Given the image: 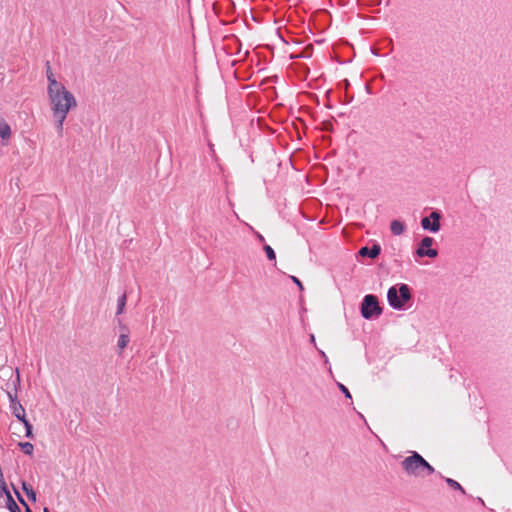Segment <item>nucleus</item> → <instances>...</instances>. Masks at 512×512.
<instances>
[{
	"instance_id": "f257e3e1",
	"label": "nucleus",
	"mask_w": 512,
	"mask_h": 512,
	"mask_svg": "<svg viewBox=\"0 0 512 512\" xmlns=\"http://www.w3.org/2000/svg\"><path fill=\"white\" fill-rule=\"evenodd\" d=\"M47 94L52 112H69L77 107L76 98L64 85L48 89Z\"/></svg>"
},
{
	"instance_id": "f03ea898",
	"label": "nucleus",
	"mask_w": 512,
	"mask_h": 512,
	"mask_svg": "<svg viewBox=\"0 0 512 512\" xmlns=\"http://www.w3.org/2000/svg\"><path fill=\"white\" fill-rule=\"evenodd\" d=\"M403 471L413 477L424 478L434 473L432 467L419 453L412 452L401 461Z\"/></svg>"
},
{
	"instance_id": "7ed1b4c3",
	"label": "nucleus",
	"mask_w": 512,
	"mask_h": 512,
	"mask_svg": "<svg viewBox=\"0 0 512 512\" xmlns=\"http://www.w3.org/2000/svg\"><path fill=\"white\" fill-rule=\"evenodd\" d=\"M389 304L394 309H402L404 305L411 299V292L407 284H401L399 289L396 286L389 288L387 292Z\"/></svg>"
},
{
	"instance_id": "20e7f679",
	"label": "nucleus",
	"mask_w": 512,
	"mask_h": 512,
	"mask_svg": "<svg viewBox=\"0 0 512 512\" xmlns=\"http://www.w3.org/2000/svg\"><path fill=\"white\" fill-rule=\"evenodd\" d=\"M382 313V308L379 305L376 296L369 294L363 298L361 303V314L365 319H371L373 316H379Z\"/></svg>"
},
{
	"instance_id": "39448f33",
	"label": "nucleus",
	"mask_w": 512,
	"mask_h": 512,
	"mask_svg": "<svg viewBox=\"0 0 512 512\" xmlns=\"http://www.w3.org/2000/svg\"><path fill=\"white\" fill-rule=\"evenodd\" d=\"M440 213L433 211L430 214V217H424L421 220V225L425 230H430L432 232H438L440 229Z\"/></svg>"
},
{
	"instance_id": "423d86ee",
	"label": "nucleus",
	"mask_w": 512,
	"mask_h": 512,
	"mask_svg": "<svg viewBox=\"0 0 512 512\" xmlns=\"http://www.w3.org/2000/svg\"><path fill=\"white\" fill-rule=\"evenodd\" d=\"M53 113V117H54V120H55V126H56V130H57V134L59 137H62L63 136V126H64V122H65V119L68 115L69 112H60V113H56V112H52Z\"/></svg>"
},
{
	"instance_id": "0eeeda50",
	"label": "nucleus",
	"mask_w": 512,
	"mask_h": 512,
	"mask_svg": "<svg viewBox=\"0 0 512 512\" xmlns=\"http://www.w3.org/2000/svg\"><path fill=\"white\" fill-rule=\"evenodd\" d=\"M381 248L379 245L375 244L371 248L362 247L359 251L360 256L365 257L368 256L370 258H376L380 254Z\"/></svg>"
},
{
	"instance_id": "6e6552de",
	"label": "nucleus",
	"mask_w": 512,
	"mask_h": 512,
	"mask_svg": "<svg viewBox=\"0 0 512 512\" xmlns=\"http://www.w3.org/2000/svg\"><path fill=\"white\" fill-rule=\"evenodd\" d=\"M46 74H47V80H48L47 90L63 85L61 82L56 80V78L52 72V69L50 67L49 62H47V64H46Z\"/></svg>"
},
{
	"instance_id": "1a4fd4ad",
	"label": "nucleus",
	"mask_w": 512,
	"mask_h": 512,
	"mask_svg": "<svg viewBox=\"0 0 512 512\" xmlns=\"http://www.w3.org/2000/svg\"><path fill=\"white\" fill-rule=\"evenodd\" d=\"M123 333L120 334L117 347L120 350V353L127 347L129 343V335L127 327H122Z\"/></svg>"
},
{
	"instance_id": "9d476101",
	"label": "nucleus",
	"mask_w": 512,
	"mask_h": 512,
	"mask_svg": "<svg viewBox=\"0 0 512 512\" xmlns=\"http://www.w3.org/2000/svg\"><path fill=\"white\" fill-rule=\"evenodd\" d=\"M12 409L14 416L22 423L27 420L25 417V410L20 403H15Z\"/></svg>"
},
{
	"instance_id": "9b49d317",
	"label": "nucleus",
	"mask_w": 512,
	"mask_h": 512,
	"mask_svg": "<svg viewBox=\"0 0 512 512\" xmlns=\"http://www.w3.org/2000/svg\"><path fill=\"white\" fill-rule=\"evenodd\" d=\"M390 229L394 235H401L405 231V225L399 220H393Z\"/></svg>"
},
{
	"instance_id": "f8f14e48",
	"label": "nucleus",
	"mask_w": 512,
	"mask_h": 512,
	"mask_svg": "<svg viewBox=\"0 0 512 512\" xmlns=\"http://www.w3.org/2000/svg\"><path fill=\"white\" fill-rule=\"evenodd\" d=\"M416 254L419 256V257H424V256H427V257H430V258H434L438 255V252L437 250L435 249H431L430 247L426 250V249H423L422 247H419L416 251Z\"/></svg>"
},
{
	"instance_id": "ddd939ff",
	"label": "nucleus",
	"mask_w": 512,
	"mask_h": 512,
	"mask_svg": "<svg viewBox=\"0 0 512 512\" xmlns=\"http://www.w3.org/2000/svg\"><path fill=\"white\" fill-rule=\"evenodd\" d=\"M11 136V128L5 121H0V137L9 139Z\"/></svg>"
},
{
	"instance_id": "4468645a",
	"label": "nucleus",
	"mask_w": 512,
	"mask_h": 512,
	"mask_svg": "<svg viewBox=\"0 0 512 512\" xmlns=\"http://www.w3.org/2000/svg\"><path fill=\"white\" fill-rule=\"evenodd\" d=\"M7 508L10 512H21L19 506L14 501L13 497L11 496L10 492H7Z\"/></svg>"
},
{
	"instance_id": "2eb2a0df",
	"label": "nucleus",
	"mask_w": 512,
	"mask_h": 512,
	"mask_svg": "<svg viewBox=\"0 0 512 512\" xmlns=\"http://www.w3.org/2000/svg\"><path fill=\"white\" fill-rule=\"evenodd\" d=\"M19 446L21 447L22 451L26 455H32L33 454L34 446H33L32 443H30V442H20Z\"/></svg>"
},
{
	"instance_id": "dca6fc26",
	"label": "nucleus",
	"mask_w": 512,
	"mask_h": 512,
	"mask_svg": "<svg viewBox=\"0 0 512 512\" xmlns=\"http://www.w3.org/2000/svg\"><path fill=\"white\" fill-rule=\"evenodd\" d=\"M446 483L452 488V489H455V490H459L461 491L463 494H465V490L463 489V487L455 480L451 479V478H446Z\"/></svg>"
},
{
	"instance_id": "f3484780",
	"label": "nucleus",
	"mask_w": 512,
	"mask_h": 512,
	"mask_svg": "<svg viewBox=\"0 0 512 512\" xmlns=\"http://www.w3.org/2000/svg\"><path fill=\"white\" fill-rule=\"evenodd\" d=\"M125 305H126V294H123L119 299H118V307H117V314H121L123 313L124 311V308H125Z\"/></svg>"
},
{
	"instance_id": "a211bd4d",
	"label": "nucleus",
	"mask_w": 512,
	"mask_h": 512,
	"mask_svg": "<svg viewBox=\"0 0 512 512\" xmlns=\"http://www.w3.org/2000/svg\"><path fill=\"white\" fill-rule=\"evenodd\" d=\"M433 243H434V239L427 236L422 239L420 247H422L423 249L429 248L433 245Z\"/></svg>"
},
{
	"instance_id": "6ab92c4d",
	"label": "nucleus",
	"mask_w": 512,
	"mask_h": 512,
	"mask_svg": "<svg viewBox=\"0 0 512 512\" xmlns=\"http://www.w3.org/2000/svg\"><path fill=\"white\" fill-rule=\"evenodd\" d=\"M264 251L266 253V256L269 260H275L276 259V255H275V252L274 250L271 248V246L269 245H265L264 246Z\"/></svg>"
},
{
	"instance_id": "aec40b11",
	"label": "nucleus",
	"mask_w": 512,
	"mask_h": 512,
	"mask_svg": "<svg viewBox=\"0 0 512 512\" xmlns=\"http://www.w3.org/2000/svg\"><path fill=\"white\" fill-rule=\"evenodd\" d=\"M15 494L19 500V502L25 507V512H32L26 501L23 499L21 494L14 488Z\"/></svg>"
},
{
	"instance_id": "412c9836",
	"label": "nucleus",
	"mask_w": 512,
	"mask_h": 512,
	"mask_svg": "<svg viewBox=\"0 0 512 512\" xmlns=\"http://www.w3.org/2000/svg\"><path fill=\"white\" fill-rule=\"evenodd\" d=\"M23 424H24L25 429H26V437L32 438L33 437L32 425L29 423L28 420L24 421Z\"/></svg>"
},
{
	"instance_id": "4be33fe9",
	"label": "nucleus",
	"mask_w": 512,
	"mask_h": 512,
	"mask_svg": "<svg viewBox=\"0 0 512 512\" xmlns=\"http://www.w3.org/2000/svg\"><path fill=\"white\" fill-rule=\"evenodd\" d=\"M338 387L344 393L346 398H349V399L352 398V396L346 386H344L342 383H338Z\"/></svg>"
},
{
	"instance_id": "5701e85b",
	"label": "nucleus",
	"mask_w": 512,
	"mask_h": 512,
	"mask_svg": "<svg viewBox=\"0 0 512 512\" xmlns=\"http://www.w3.org/2000/svg\"><path fill=\"white\" fill-rule=\"evenodd\" d=\"M8 397H9V399L11 401L12 407L14 406L15 403H19L17 401V395L16 394L13 395L12 393L8 392Z\"/></svg>"
},
{
	"instance_id": "b1692460",
	"label": "nucleus",
	"mask_w": 512,
	"mask_h": 512,
	"mask_svg": "<svg viewBox=\"0 0 512 512\" xmlns=\"http://www.w3.org/2000/svg\"><path fill=\"white\" fill-rule=\"evenodd\" d=\"M28 498L32 501H36V493L33 489H29L28 494H26Z\"/></svg>"
},
{
	"instance_id": "393cba45",
	"label": "nucleus",
	"mask_w": 512,
	"mask_h": 512,
	"mask_svg": "<svg viewBox=\"0 0 512 512\" xmlns=\"http://www.w3.org/2000/svg\"><path fill=\"white\" fill-rule=\"evenodd\" d=\"M291 279L301 290H303V285L297 277L291 276Z\"/></svg>"
},
{
	"instance_id": "a878e982",
	"label": "nucleus",
	"mask_w": 512,
	"mask_h": 512,
	"mask_svg": "<svg viewBox=\"0 0 512 512\" xmlns=\"http://www.w3.org/2000/svg\"><path fill=\"white\" fill-rule=\"evenodd\" d=\"M22 489L26 494H28L29 489H32V487L28 485L26 482H22Z\"/></svg>"
},
{
	"instance_id": "bb28decb",
	"label": "nucleus",
	"mask_w": 512,
	"mask_h": 512,
	"mask_svg": "<svg viewBox=\"0 0 512 512\" xmlns=\"http://www.w3.org/2000/svg\"><path fill=\"white\" fill-rule=\"evenodd\" d=\"M311 341H312V342H314V341H315L314 335H311Z\"/></svg>"
},
{
	"instance_id": "cd10ccee",
	"label": "nucleus",
	"mask_w": 512,
	"mask_h": 512,
	"mask_svg": "<svg viewBox=\"0 0 512 512\" xmlns=\"http://www.w3.org/2000/svg\"><path fill=\"white\" fill-rule=\"evenodd\" d=\"M43 512H50V511L48 510V508H44Z\"/></svg>"
}]
</instances>
